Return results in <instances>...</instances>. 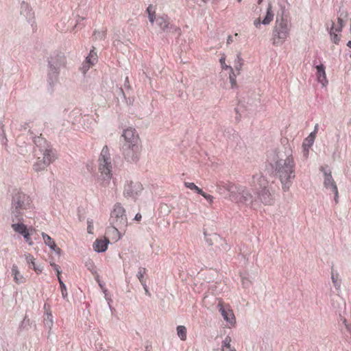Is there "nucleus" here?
<instances>
[{
    "mask_svg": "<svg viewBox=\"0 0 351 351\" xmlns=\"http://www.w3.org/2000/svg\"><path fill=\"white\" fill-rule=\"evenodd\" d=\"M261 178H263V179H262V180H260V182H265L264 177H261Z\"/></svg>",
    "mask_w": 351,
    "mask_h": 351,
    "instance_id": "nucleus-52",
    "label": "nucleus"
},
{
    "mask_svg": "<svg viewBox=\"0 0 351 351\" xmlns=\"http://www.w3.org/2000/svg\"><path fill=\"white\" fill-rule=\"evenodd\" d=\"M119 227L111 226L108 228L106 234L114 241H117L122 237V234L119 231Z\"/></svg>",
    "mask_w": 351,
    "mask_h": 351,
    "instance_id": "nucleus-20",
    "label": "nucleus"
},
{
    "mask_svg": "<svg viewBox=\"0 0 351 351\" xmlns=\"http://www.w3.org/2000/svg\"><path fill=\"white\" fill-rule=\"evenodd\" d=\"M11 227L15 232L23 237L25 242L27 243L28 245H33L31 234L34 229L32 227L28 228L23 223H13Z\"/></svg>",
    "mask_w": 351,
    "mask_h": 351,
    "instance_id": "nucleus-9",
    "label": "nucleus"
},
{
    "mask_svg": "<svg viewBox=\"0 0 351 351\" xmlns=\"http://www.w3.org/2000/svg\"><path fill=\"white\" fill-rule=\"evenodd\" d=\"M48 317H50V322H51V323L52 324L51 315V314H49V315H48Z\"/></svg>",
    "mask_w": 351,
    "mask_h": 351,
    "instance_id": "nucleus-51",
    "label": "nucleus"
},
{
    "mask_svg": "<svg viewBox=\"0 0 351 351\" xmlns=\"http://www.w3.org/2000/svg\"><path fill=\"white\" fill-rule=\"evenodd\" d=\"M260 200L265 205H271L274 202L271 194L265 187L259 193Z\"/></svg>",
    "mask_w": 351,
    "mask_h": 351,
    "instance_id": "nucleus-19",
    "label": "nucleus"
},
{
    "mask_svg": "<svg viewBox=\"0 0 351 351\" xmlns=\"http://www.w3.org/2000/svg\"><path fill=\"white\" fill-rule=\"evenodd\" d=\"M226 58L224 56H222L220 60H219V62L221 63V67L223 69H230V66H228L226 64Z\"/></svg>",
    "mask_w": 351,
    "mask_h": 351,
    "instance_id": "nucleus-38",
    "label": "nucleus"
},
{
    "mask_svg": "<svg viewBox=\"0 0 351 351\" xmlns=\"http://www.w3.org/2000/svg\"><path fill=\"white\" fill-rule=\"evenodd\" d=\"M146 273L147 269L145 267H140L137 273V278L143 286H145L146 281L145 280L144 276L146 274Z\"/></svg>",
    "mask_w": 351,
    "mask_h": 351,
    "instance_id": "nucleus-29",
    "label": "nucleus"
},
{
    "mask_svg": "<svg viewBox=\"0 0 351 351\" xmlns=\"http://www.w3.org/2000/svg\"><path fill=\"white\" fill-rule=\"evenodd\" d=\"M87 232L88 234H93V230H94V226H93V220L91 219H88L87 220Z\"/></svg>",
    "mask_w": 351,
    "mask_h": 351,
    "instance_id": "nucleus-35",
    "label": "nucleus"
},
{
    "mask_svg": "<svg viewBox=\"0 0 351 351\" xmlns=\"http://www.w3.org/2000/svg\"><path fill=\"white\" fill-rule=\"evenodd\" d=\"M106 32H104L102 33V36L100 37V39L104 38L106 37Z\"/></svg>",
    "mask_w": 351,
    "mask_h": 351,
    "instance_id": "nucleus-49",
    "label": "nucleus"
},
{
    "mask_svg": "<svg viewBox=\"0 0 351 351\" xmlns=\"http://www.w3.org/2000/svg\"><path fill=\"white\" fill-rule=\"evenodd\" d=\"M317 70V79L319 82H320L323 87H325L328 84V80L326 77V74L325 71V66L324 64H321L319 65L316 66Z\"/></svg>",
    "mask_w": 351,
    "mask_h": 351,
    "instance_id": "nucleus-15",
    "label": "nucleus"
},
{
    "mask_svg": "<svg viewBox=\"0 0 351 351\" xmlns=\"http://www.w3.org/2000/svg\"><path fill=\"white\" fill-rule=\"evenodd\" d=\"M109 243V239L106 237L103 239H97L93 243V249L98 252H105Z\"/></svg>",
    "mask_w": 351,
    "mask_h": 351,
    "instance_id": "nucleus-16",
    "label": "nucleus"
},
{
    "mask_svg": "<svg viewBox=\"0 0 351 351\" xmlns=\"http://www.w3.org/2000/svg\"><path fill=\"white\" fill-rule=\"evenodd\" d=\"M217 308L223 319L230 324V326H234L236 324V317L230 304H225L222 300H219Z\"/></svg>",
    "mask_w": 351,
    "mask_h": 351,
    "instance_id": "nucleus-8",
    "label": "nucleus"
},
{
    "mask_svg": "<svg viewBox=\"0 0 351 351\" xmlns=\"http://www.w3.org/2000/svg\"><path fill=\"white\" fill-rule=\"evenodd\" d=\"M291 24L285 19L276 20L272 32V44L275 46L282 45L289 37Z\"/></svg>",
    "mask_w": 351,
    "mask_h": 351,
    "instance_id": "nucleus-3",
    "label": "nucleus"
},
{
    "mask_svg": "<svg viewBox=\"0 0 351 351\" xmlns=\"http://www.w3.org/2000/svg\"><path fill=\"white\" fill-rule=\"evenodd\" d=\"M261 24H262V21L260 17L256 19L254 21V25L256 28H260V26Z\"/></svg>",
    "mask_w": 351,
    "mask_h": 351,
    "instance_id": "nucleus-40",
    "label": "nucleus"
},
{
    "mask_svg": "<svg viewBox=\"0 0 351 351\" xmlns=\"http://www.w3.org/2000/svg\"><path fill=\"white\" fill-rule=\"evenodd\" d=\"M12 207L17 213L34 208L31 197L21 191H16L12 196Z\"/></svg>",
    "mask_w": 351,
    "mask_h": 351,
    "instance_id": "nucleus-4",
    "label": "nucleus"
},
{
    "mask_svg": "<svg viewBox=\"0 0 351 351\" xmlns=\"http://www.w3.org/2000/svg\"><path fill=\"white\" fill-rule=\"evenodd\" d=\"M125 143L123 145H139V137L136 130L132 128L125 129L122 134Z\"/></svg>",
    "mask_w": 351,
    "mask_h": 351,
    "instance_id": "nucleus-10",
    "label": "nucleus"
},
{
    "mask_svg": "<svg viewBox=\"0 0 351 351\" xmlns=\"http://www.w3.org/2000/svg\"><path fill=\"white\" fill-rule=\"evenodd\" d=\"M337 23L339 25H341V26H343V27H344V25H345L344 21L341 16L338 17Z\"/></svg>",
    "mask_w": 351,
    "mask_h": 351,
    "instance_id": "nucleus-41",
    "label": "nucleus"
},
{
    "mask_svg": "<svg viewBox=\"0 0 351 351\" xmlns=\"http://www.w3.org/2000/svg\"><path fill=\"white\" fill-rule=\"evenodd\" d=\"M123 154L128 162H136L138 160L141 152V145H123L122 147Z\"/></svg>",
    "mask_w": 351,
    "mask_h": 351,
    "instance_id": "nucleus-7",
    "label": "nucleus"
},
{
    "mask_svg": "<svg viewBox=\"0 0 351 351\" xmlns=\"http://www.w3.org/2000/svg\"><path fill=\"white\" fill-rule=\"evenodd\" d=\"M200 195H202L210 204H213L214 199V197L213 195L207 194L203 191L202 193H200Z\"/></svg>",
    "mask_w": 351,
    "mask_h": 351,
    "instance_id": "nucleus-36",
    "label": "nucleus"
},
{
    "mask_svg": "<svg viewBox=\"0 0 351 351\" xmlns=\"http://www.w3.org/2000/svg\"><path fill=\"white\" fill-rule=\"evenodd\" d=\"M155 21L162 32H167L171 27L169 18L166 14L158 16Z\"/></svg>",
    "mask_w": 351,
    "mask_h": 351,
    "instance_id": "nucleus-14",
    "label": "nucleus"
},
{
    "mask_svg": "<svg viewBox=\"0 0 351 351\" xmlns=\"http://www.w3.org/2000/svg\"><path fill=\"white\" fill-rule=\"evenodd\" d=\"M143 185L138 182H131L125 186L124 195L135 198L142 191Z\"/></svg>",
    "mask_w": 351,
    "mask_h": 351,
    "instance_id": "nucleus-11",
    "label": "nucleus"
},
{
    "mask_svg": "<svg viewBox=\"0 0 351 351\" xmlns=\"http://www.w3.org/2000/svg\"><path fill=\"white\" fill-rule=\"evenodd\" d=\"M177 334L182 341L186 339V328L184 326H178L177 327Z\"/></svg>",
    "mask_w": 351,
    "mask_h": 351,
    "instance_id": "nucleus-30",
    "label": "nucleus"
},
{
    "mask_svg": "<svg viewBox=\"0 0 351 351\" xmlns=\"http://www.w3.org/2000/svg\"><path fill=\"white\" fill-rule=\"evenodd\" d=\"M99 34V33H98V34ZM97 32H94V35H95V36H97Z\"/></svg>",
    "mask_w": 351,
    "mask_h": 351,
    "instance_id": "nucleus-53",
    "label": "nucleus"
},
{
    "mask_svg": "<svg viewBox=\"0 0 351 351\" xmlns=\"http://www.w3.org/2000/svg\"><path fill=\"white\" fill-rule=\"evenodd\" d=\"M238 1H239V2H241V0H238Z\"/></svg>",
    "mask_w": 351,
    "mask_h": 351,
    "instance_id": "nucleus-55",
    "label": "nucleus"
},
{
    "mask_svg": "<svg viewBox=\"0 0 351 351\" xmlns=\"http://www.w3.org/2000/svg\"><path fill=\"white\" fill-rule=\"evenodd\" d=\"M242 66H243V59L241 57L240 54H239V55H237V59L235 60L234 68L238 72H239L241 70Z\"/></svg>",
    "mask_w": 351,
    "mask_h": 351,
    "instance_id": "nucleus-34",
    "label": "nucleus"
},
{
    "mask_svg": "<svg viewBox=\"0 0 351 351\" xmlns=\"http://www.w3.org/2000/svg\"><path fill=\"white\" fill-rule=\"evenodd\" d=\"M51 265L53 267V269L56 271L57 276L60 274L61 271L60 270V267L54 263H51Z\"/></svg>",
    "mask_w": 351,
    "mask_h": 351,
    "instance_id": "nucleus-39",
    "label": "nucleus"
},
{
    "mask_svg": "<svg viewBox=\"0 0 351 351\" xmlns=\"http://www.w3.org/2000/svg\"><path fill=\"white\" fill-rule=\"evenodd\" d=\"M98 169L103 176H110L112 173V164L110 149L105 145L98 158Z\"/></svg>",
    "mask_w": 351,
    "mask_h": 351,
    "instance_id": "nucleus-5",
    "label": "nucleus"
},
{
    "mask_svg": "<svg viewBox=\"0 0 351 351\" xmlns=\"http://www.w3.org/2000/svg\"><path fill=\"white\" fill-rule=\"evenodd\" d=\"M343 27L341 26V25H339L337 23L335 24L334 23H332L330 29H334L335 32H336L337 33H341Z\"/></svg>",
    "mask_w": 351,
    "mask_h": 351,
    "instance_id": "nucleus-37",
    "label": "nucleus"
},
{
    "mask_svg": "<svg viewBox=\"0 0 351 351\" xmlns=\"http://www.w3.org/2000/svg\"><path fill=\"white\" fill-rule=\"evenodd\" d=\"M317 131H318V124H316L315 125V128H314L313 132H312L311 134H314V137H316V134L317 133Z\"/></svg>",
    "mask_w": 351,
    "mask_h": 351,
    "instance_id": "nucleus-45",
    "label": "nucleus"
},
{
    "mask_svg": "<svg viewBox=\"0 0 351 351\" xmlns=\"http://www.w3.org/2000/svg\"><path fill=\"white\" fill-rule=\"evenodd\" d=\"M156 9L155 5L152 4L149 5L148 7L147 8L146 12L147 13L148 19L152 24H153L155 22V20L157 18L156 14Z\"/></svg>",
    "mask_w": 351,
    "mask_h": 351,
    "instance_id": "nucleus-26",
    "label": "nucleus"
},
{
    "mask_svg": "<svg viewBox=\"0 0 351 351\" xmlns=\"http://www.w3.org/2000/svg\"><path fill=\"white\" fill-rule=\"evenodd\" d=\"M274 13L271 3H269L267 8L266 15L262 20V24L269 25L274 20Z\"/></svg>",
    "mask_w": 351,
    "mask_h": 351,
    "instance_id": "nucleus-22",
    "label": "nucleus"
},
{
    "mask_svg": "<svg viewBox=\"0 0 351 351\" xmlns=\"http://www.w3.org/2000/svg\"><path fill=\"white\" fill-rule=\"evenodd\" d=\"M232 41H233L232 37L231 36H229L228 39H227V44L230 45V43H232Z\"/></svg>",
    "mask_w": 351,
    "mask_h": 351,
    "instance_id": "nucleus-47",
    "label": "nucleus"
},
{
    "mask_svg": "<svg viewBox=\"0 0 351 351\" xmlns=\"http://www.w3.org/2000/svg\"><path fill=\"white\" fill-rule=\"evenodd\" d=\"M58 276V279L60 287L65 288V285L64 284V282H62V280L61 279L60 274H59V276Z\"/></svg>",
    "mask_w": 351,
    "mask_h": 351,
    "instance_id": "nucleus-43",
    "label": "nucleus"
},
{
    "mask_svg": "<svg viewBox=\"0 0 351 351\" xmlns=\"http://www.w3.org/2000/svg\"><path fill=\"white\" fill-rule=\"evenodd\" d=\"M11 271L12 275L13 276L14 281L16 284H21L22 282H24L23 276L21 275L19 268L16 265H12Z\"/></svg>",
    "mask_w": 351,
    "mask_h": 351,
    "instance_id": "nucleus-24",
    "label": "nucleus"
},
{
    "mask_svg": "<svg viewBox=\"0 0 351 351\" xmlns=\"http://www.w3.org/2000/svg\"><path fill=\"white\" fill-rule=\"evenodd\" d=\"M61 288V292H62V297L64 298H65L67 295V291H66V288H64V287H60Z\"/></svg>",
    "mask_w": 351,
    "mask_h": 351,
    "instance_id": "nucleus-42",
    "label": "nucleus"
},
{
    "mask_svg": "<svg viewBox=\"0 0 351 351\" xmlns=\"http://www.w3.org/2000/svg\"><path fill=\"white\" fill-rule=\"evenodd\" d=\"M230 342L231 338L227 336L222 342L221 351H236L234 348L231 347Z\"/></svg>",
    "mask_w": 351,
    "mask_h": 351,
    "instance_id": "nucleus-28",
    "label": "nucleus"
},
{
    "mask_svg": "<svg viewBox=\"0 0 351 351\" xmlns=\"http://www.w3.org/2000/svg\"><path fill=\"white\" fill-rule=\"evenodd\" d=\"M347 46L349 47V48H351V40L348 41V43H347Z\"/></svg>",
    "mask_w": 351,
    "mask_h": 351,
    "instance_id": "nucleus-50",
    "label": "nucleus"
},
{
    "mask_svg": "<svg viewBox=\"0 0 351 351\" xmlns=\"http://www.w3.org/2000/svg\"><path fill=\"white\" fill-rule=\"evenodd\" d=\"M331 279L335 289L337 290H339L341 287V280L338 272L334 271L333 268H332L331 271Z\"/></svg>",
    "mask_w": 351,
    "mask_h": 351,
    "instance_id": "nucleus-25",
    "label": "nucleus"
},
{
    "mask_svg": "<svg viewBox=\"0 0 351 351\" xmlns=\"http://www.w3.org/2000/svg\"><path fill=\"white\" fill-rule=\"evenodd\" d=\"M142 218V215L140 213H137L134 217V220L136 221H141Z\"/></svg>",
    "mask_w": 351,
    "mask_h": 351,
    "instance_id": "nucleus-46",
    "label": "nucleus"
},
{
    "mask_svg": "<svg viewBox=\"0 0 351 351\" xmlns=\"http://www.w3.org/2000/svg\"><path fill=\"white\" fill-rule=\"evenodd\" d=\"M279 180L282 184V190L287 191L291 185V177H279Z\"/></svg>",
    "mask_w": 351,
    "mask_h": 351,
    "instance_id": "nucleus-27",
    "label": "nucleus"
},
{
    "mask_svg": "<svg viewBox=\"0 0 351 351\" xmlns=\"http://www.w3.org/2000/svg\"><path fill=\"white\" fill-rule=\"evenodd\" d=\"M184 185L186 186V187L190 189L192 191H194L195 192H196L198 194H200V193H202V190L200 188H199L198 186H197L193 182H185Z\"/></svg>",
    "mask_w": 351,
    "mask_h": 351,
    "instance_id": "nucleus-33",
    "label": "nucleus"
},
{
    "mask_svg": "<svg viewBox=\"0 0 351 351\" xmlns=\"http://www.w3.org/2000/svg\"><path fill=\"white\" fill-rule=\"evenodd\" d=\"M109 222L110 226L119 227L120 229L127 227L128 219L125 215V210L120 204L114 205L110 213Z\"/></svg>",
    "mask_w": 351,
    "mask_h": 351,
    "instance_id": "nucleus-6",
    "label": "nucleus"
},
{
    "mask_svg": "<svg viewBox=\"0 0 351 351\" xmlns=\"http://www.w3.org/2000/svg\"><path fill=\"white\" fill-rule=\"evenodd\" d=\"M204 1H206V0H203Z\"/></svg>",
    "mask_w": 351,
    "mask_h": 351,
    "instance_id": "nucleus-56",
    "label": "nucleus"
},
{
    "mask_svg": "<svg viewBox=\"0 0 351 351\" xmlns=\"http://www.w3.org/2000/svg\"><path fill=\"white\" fill-rule=\"evenodd\" d=\"M262 1H263V0H258V3H261L262 2Z\"/></svg>",
    "mask_w": 351,
    "mask_h": 351,
    "instance_id": "nucleus-54",
    "label": "nucleus"
},
{
    "mask_svg": "<svg viewBox=\"0 0 351 351\" xmlns=\"http://www.w3.org/2000/svg\"><path fill=\"white\" fill-rule=\"evenodd\" d=\"M350 58H351V53H350Z\"/></svg>",
    "mask_w": 351,
    "mask_h": 351,
    "instance_id": "nucleus-57",
    "label": "nucleus"
},
{
    "mask_svg": "<svg viewBox=\"0 0 351 351\" xmlns=\"http://www.w3.org/2000/svg\"><path fill=\"white\" fill-rule=\"evenodd\" d=\"M230 73L229 79H230V82L231 84V87L236 88V87H237V80H236L237 75L234 73V72L233 71L232 67H230Z\"/></svg>",
    "mask_w": 351,
    "mask_h": 351,
    "instance_id": "nucleus-31",
    "label": "nucleus"
},
{
    "mask_svg": "<svg viewBox=\"0 0 351 351\" xmlns=\"http://www.w3.org/2000/svg\"><path fill=\"white\" fill-rule=\"evenodd\" d=\"M66 64V58L62 53H56L51 56L49 64L51 68L56 70Z\"/></svg>",
    "mask_w": 351,
    "mask_h": 351,
    "instance_id": "nucleus-12",
    "label": "nucleus"
},
{
    "mask_svg": "<svg viewBox=\"0 0 351 351\" xmlns=\"http://www.w3.org/2000/svg\"><path fill=\"white\" fill-rule=\"evenodd\" d=\"M340 33H337L336 32L334 31V29H330V36H331V40L332 41L335 43V44H338L339 40H340Z\"/></svg>",
    "mask_w": 351,
    "mask_h": 351,
    "instance_id": "nucleus-32",
    "label": "nucleus"
},
{
    "mask_svg": "<svg viewBox=\"0 0 351 351\" xmlns=\"http://www.w3.org/2000/svg\"><path fill=\"white\" fill-rule=\"evenodd\" d=\"M25 259L28 265L32 267V269L35 271L36 274H39L42 272L43 268L36 265L35 258L32 254H25Z\"/></svg>",
    "mask_w": 351,
    "mask_h": 351,
    "instance_id": "nucleus-23",
    "label": "nucleus"
},
{
    "mask_svg": "<svg viewBox=\"0 0 351 351\" xmlns=\"http://www.w3.org/2000/svg\"><path fill=\"white\" fill-rule=\"evenodd\" d=\"M97 61V53L95 51V47L93 48V49L90 50L88 56L86 58V62L84 65V68L86 70H88L90 69V66H93Z\"/></svg>",
    "mask_w": 351,
    "mask_h": 351,
    "instance_id": "nucleus-18",
    "label": "nucleus"
},
{
    "mask_svg": "<svg viewBox=\"0 0 351 351\" xmlns=\"http://www.w3.org/2000/svg\"><path fill=\"white\" fill-rule=\"evenodd\" d=\"M324 185L327 189L330 190L332 193L335 194L334 199L335 204H337L339 202V193L337 184L334 180L332 179V177H326L324 180Z\"/></svg>",
    "mask_w": 351,
    "mask_h": 351,
    "instance_id": "nucleus-13",
    "label": "nucleus"
},
{
    "mask_svg": "<svg viewBox=\"0 0 351 351\" xmlns=\"http://www.w3.org/2000/svg\"><path fill=\"white\" fill-rule=\"evenodd\" d=\"M322 170L324 171V176H330L331 172L329 171V169L326 170L325 168L322 167ZM326 169H328V167H326Z\"/></svg>",
    "mask_w": 351,
    "mask_h": 351,
    "instance_id": "nucleus-44",
    "label": "nucleus"
},
{
    "mask_svg": "<svg viewBox=\"0 0 351 351\" xmlns=\"http://www.w3.org/2000/svg\"><path fill=\"white\" fill-rule=\"evenodd\" d=\"M315 137H314V134H310L303 141L302 143V148H303V154L305 158L308 156L309 149L312 147L314 143Z\"/></svg>",
    "mask_w": 351,
    "mask_h": 351,
    "instance_id": "nucleus-17",
    "label": "nucleus"
},
{
    "mask_svg": "<svg viewBox=\"0 0 351 351\" xmlns=\"http://www.w3.org/2000/svg\"><path fill=\"white\" fill-rule=\"evenodd\" d=\"M144 289H145V293L147 294V295H150L149 292V290H148V288H147V284L145 283V286H143Z\"/></svg>",
    "mask_w": 351,
    "mask_h": 351,
    "instance_id": "nucleus-48",
    "label": "nucleus"
},
{
    "mask_svg": "<svg viewBox=\"0 0 351 351\" xmlns=\"http://www.w3.org/2000/svg\"><path fill=\"white\" fill-rule=\"evenodd\" d=\"M42 237L44 240L45 243L48 245L51 249L56 251L58 254H60L61 250L57 247L55 241L52 239V238L47 234L46 233L43 232Z\"/></svg>",
    "mask_w": 351,
    "mask_h": 351,
    "instance_id": "nucleus-21",
    "label": "nucleus"
},
{
    "mask_svg": "<svg viewBox=\"0 0 351 351\" xmlns=\"http://www.w3.org/2000/svg\"><path fill=\"white\" fill-rule=\"evenodd\" d=\"M34 141L37 147L34 150L37 159L33 167L35 171H38L48 167L56 160V156L53 149L43 138L36 137Z\"/></svg>",
    "mask_w": 351,
    "mask_h": 351,
    "instance_id": "nucleus-1",
    "label": "nucleus"
},
{
    "mask_svg": "<svg viewBox=\"0 0 351 351\" xmlns=\"http://www.w3.org/2000/svg\"><path fill=\"white\" fill-rule=\"evenodd\" d=\"M269 160L278 173L291 174L294 172L295 163L291 151L285 156L280 152H274L269 156Z\"/></svg>",
    "mask_w": 351,
    "mask_h": 351,
    "instance_id": "nucleus-2",
    "label": "nucleus"
}]
</instances>
